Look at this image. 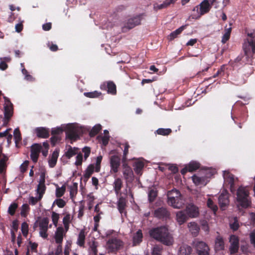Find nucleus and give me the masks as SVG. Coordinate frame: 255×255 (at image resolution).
<instances>
[{"label":"nucleus","mask_w":255,"mask_h":255,"mask_svg":"<svg viewBox=\"0 0 255 255\" xmlns=\"http://www.w3.org/2000/svg\"><path fill=\"white\" fill-rule=\"evenodd\" d=\"M149 234L150 237L164 245L171 246L174 243L173 238L166 226H163L153 228L149 231Z\"/></svg>","instance_id":"obj_1"},{"label":"nucleus","mask_w":255,"mask_h":255,"mask_svg":"<svg viewBox=\"0 0 255 255\" xmlns=\"http://www.w3.org/2000/svg\"><path fill=\"white\" fill-rule=\"evenodd\" d=\"M167 197L168 205L174 208L180 209L184 204L180 192L175 189L168 191Z\"/></svg>","instance_id":"obj_2"},{"label":"nucleus","mask_w":255,"mask_h":255,"mask_svg":"<svg viewBox=\"0 0 255 255\" xmlns=\"http://www.w3.org/2000/svg\"><path fill=\"white\" fill-rule=\"evenodd\" d=\"M46 187L45 185V174L42 173L40 176L39 183L37 185L36 192L37 196L34 197L30 196L29 198V203L31 205H35L38 201H40L45 192Z\"/></svg>","instance_id":"obj_3"},{"label":"nucleus","mask_w":255,"mask_h":255,"mask_svg":"<svg viewBox=\"0 0 255 255\" xmlns=\"http://www.w3.org/2000/svg\"><path fill=\"white\" fill-rule=\"evenodd\" d=\"M237 201L242 207L247 208L250 206L249 191L247 187H240L237 192Z\"/></svg>","instance_id":"obj_4"},{"label":"nucleus","mask_w":255,"mask_h":255,"mask_svg":"<svg viewBox=\"0 0 255 255\" xmlns=\"http://www.w3.org/2000/svg\"><path fill=\"white\" fill-rule=\"evenodd\" d=\"M144 16V14L142 13L128 18L124 22L122 27V31L126 32L136 26L140 25Z\"/></svg>","instance_id":"obj_5"},{"label":"nucleus","mask_w":255,"mask_h":255,"mask_svg":"<svg viewBox=\"0 0 255 255\" xmlns=\"http://www.w3.org/2000/svg\"><path fill=\"white\" fill-rule=\"evenodd\" d=\"M212 5L209 2L208 0H204L201 3L195 7L193 11H196L197 13L192 15V18L198 19L201 15L208 13L212 7Z\"/></svg>","instance_id":"obj_6"},{"label":"nucleus","mask_w":255,"mask_h":255,"mask_svg":"<svg viewBox=\"0 0 255 255\" xmlns=\"http://www.w3.org/2000/svg\"><path fill=\"white\" fill-rule=\"evenodd\" d=\"M124 246L123 242L116 238L108 240L106 244V249L109 252L114 253L120 250Z\"/></svg>","instance_id":"obj_7"},{"label":"nucleus","mask_w":255,"mask_h":255,"mask_svg":"<svg viewBox=\"0 0 255 255\" xmlns=\"http://www.w3.org/2000/svg\"><path fill=\"white\" fill-rule=\"evenodd\" d=\"M223 177L225 182L230 185L231 192L234 193L236 191L235 183L238 181V178L235 177L233 174L228 171H224Z\"/></svg>","instance_id":"obj_8"},{"label":"nucleus","mask_w":255,"mask_h":255,"mask_svg":"<svg viewBox=\"0 0 255 255\" xmlns=\"http://www.w3.org/2000/svg\"><path fill=\"white\" fill-rule=\"evenodd\" d=\"M65 129L67 136L70 139L75 140L78 138L80 129L75 125H67Z\"/></svg>","instance_id":"obj_9"},{"label":"nucleus","mask_w":255,"mask_h":255,"mask_svg":"<svg viewBox=\"0 0 255 255\" xmlns=\"http://www.w3.org/2000/svg\"><path fill=\"white\" fill-rule=\"evenodd\" d=\"M193 245L198 252V255H209V249L205 243L195 240L193 243Z\"/></svg>","instance_id":"obj_10"},{"label":"nucleus","mask_w":255,"mask_h":255,"mask_svg":"<svg viewBox=\"0 0 255 255\" xmlns=\"http://www.w3.org/2000/svg\"><path fill=\"white\" fill-rule=\"evenodd\" d=\"M49 219L47 218H43L39 223V235L40 236L44 239L48 237L47 232L48 229Z\"/></svg>","instance_id":"obj_11"},{"label":"nucleus","mask_w":255,"mask_h":255,"mask_svg":"<svg viewBox=\"0 0 255 255\" xmlns=\"http://www.w3.org/2000/svg\"><path fill=\"white\" fill-rule=\"evenodd\" d=\"M4 112V119H3V125H6L9 119L12 116L13 109L12 104L9 101H7V103L5 104Z\"/></svg>","instance_id":"obj_12"},{"label":"nucleus","mask_w":255,"mask_h":255,"mask_svg":"<svg viewBox=\"0 0 255 255\" xmlns=\"http://www.w3.org/2000/svg\"><path fill=\"white\" fill-rule=\"evenodd\" d=\"M111 172L117 173L121 164L120 157L116 155H112L110 157Z\"/></svg>","instance_id":"obj_13"},{"label":"nucleus","mask_w":255,"mask_h":255,"mask_svg":"<svg viewBox=\"0 0 255 255\" xmlns=\"http://www.w3.org/2000/svg\"><path fill=\"white\" fill-rule=\"evenodd\" d=\"M185 211L189 218H197L199 215V208L192 203L186 205Z\"/></svg>","instance_id":"obj_14"},{"label":"nucleus","mask_w":255,"mask_h":255,"mask_svg":"<svg viewBox=\"0 0 255 255\" xmlns=\"http://www.w3.org/2000/svg\"><path fill=\"white\" fill-rule=\"evenodd\" d=\"M41 149L42 146L40 144L35 143L31 146L30 157L34 162L37 161L39 154Z\"/></svg>","instance_id":"obj_15"},{"label":"nucleus","mask_w":255,"mask_h":255,"mask_svg":"<svg viewBox=\"0 0 255 255\" xmlns=\"http://www.w3.org/2000/svg\"><path fill=\"white\" fill-rule=\"evenodd\" d=\"M154 216L158 219H166L169 218L170 213L166 208L160 207L154 210Z\"/></svg>","instance_id":"obj_16"},{"label":"nucleus","mask_w":255,"mask_h":255,"mask_svg":"<svg viewBox=\"0 0 255 255\" xmlns=\"http://www.w3.org/2000/svg\"><path fill=\"white\" fill-rule=\"evenodd\" d=\"M230 243L231 244L230 247V251L231 254L236 253L239 248V239L235 235H232L230 238Z\"/></svg>","instance_id":"obj_17"},{"label":"nucleus","mask_w":255,"mask_h":255,"mask_svg":"<svg viewBox=\"0 0 255 255\" xmlns=\"http://www.w3.org/2000/svg\"><path fill=\"white\" fill-rule=\"evenodd\" d=\"M188 218L189 217L185 211H179L176 212V220L179 225L185 223Z\"/></svg>","instance_id":"obj_18"},{"label":"nucleus","mask_w":255,"mask_h":255,"mask_svg":"<svg viewBox=\"0 0 255 255\" xmlns=\"http://www.w3.org/2000/svg\"><path fill=\"white\" fill-rule=\"evenodd\" d=\"M123 163V174L125 178L128 180H132L133 174L131 168L128 166L126 162Z\"/></svg>","instance_id":"obj_19"},{"label":"nucleus","mask_w":255,"mask_h":255,"mask_svg":"<svg viewBox=\"0 0 255 255\" xmlns=\"http://www.w3.org/2000/svg\"><path fill=\"white\" fill-rule=\"evenodd\" d=\"M37 136L40 138H46L49 136V130L44 127H38L35 129Z\"/></svg>","instance_id":"obj_20"},{"label":"nucleus","mask_w":255,"mask_h":255,"mask_svg":"<svg viewBox=\"0 0 255 255\" xmlns=\"http://www.w3.org/2000/svg\"><path fill=\"white\" fill-rule=\"evenodd\" d=\"M64 231L62 227H58L56 229V231L55 233L54 238L55 242L58 245H62L63 237H64Z\"/></svg>","instance_id":"obj_21"},{"label":"nucleus","mask_w":255,"mask_h":255,"mask_svg":"<svg viewBox=\"0 0 255 255\" xmlns=\"http://www.w3.org/2000/svg\"><path fill=\"white\" fill-rule=\"evenodd\" d=\"M219 203L220 208L223 210H225L229 203L228 196L227 193H222L220 195L219 197Z\"/></svg>","instance_id":"obj_22"},{"label":"nucleus","mask_w":255,"mask_h":255,"mask_svg":"<svg viewBox=\"0 0 255 255\" xmlns=\"http://www.w3.org/2000/svg\"><path fill=\"white\" fill-rule=\"evenodd\" d=\"M106 87L108 88V93L111 94L112 95H115L117 93L116 90V86L113 82L108 81L107 82L106 84H104L103 85L101 86V89H104L106 88Z\"/></svg>","instance_id":"obj_23"},{"label":"nucleus","mask_w":255,"mask_h":255,"mask_svg":"<svg viewBox=\"0 0 255 255\" xmlns=\"http://www.w3.org/2000/svg\"><path fill=\"white\" fill-rule=\"evenodd\" d=\"M194 183L197 186H205L207 183V179L205 177H200L197 175H194L192 177Z\"/></svg>","instance_id":"obj_24"},{"label":"nucleus","mask_w":255,"mask_h":255,"mask_svg":"<svg viewBox=\"0 0 255 255\" xmlns=\"http://www.w3.org/2000/svg\"><path fill=\"white\" fill-rule=\"evenodd\" d=\"M143 235L142 231L138 230L135 234H133L132 237V244L133 246H136L140 244L142 241Z\"/></svg>","instance_id":"obj_25"},{"label":"nucleus","mask_w":255,"mask_h":255,"mask_svg":"<svg viewBox=\"0 0 255 255\" xmlns=\"http://www.w3.org/2000/svg\"><path fill=\"white\" fill-rule=\"evenodd\" d=\"M187 226L191 234L193 236L196 237L198 235L200 230V227L198 225L194 222H192L189 223L187 225Z\"/></svg>","instance_id":"obj_26"},{"label":"nucleus","mask_w":255,"mask_h":255,"mask_svg":"<svg viewBox=\"0 0 255 255\" xmlns=\"http://www.w3.org/2000/svg\"><path fill=\"white\" fill-rule=\"evenodd\" d=\"M113 185L116 194L117 195L120 194L123 185L122 180L120 178H116L114 180Z\"/></svg>","instance_id":"obj_27"},{"label":"nucleus","mask_w":255,"mask_h":255,"mask_svg":"<svg viewBox=\"0 0 255 255\" xmlns=\"http://www.w3.org/2000/svg\"><path fill=\"white\" fill-rule=\"evenodd\" d=\"M224 242L223 238L218 236L217 237L215 243V249L216 251H222L224 249Z\"/></svg>","instance_id":"obj_28"},{"label":"nucleus","mask_w":255,"mask_h":255,"mask_svg":"<svg viewBox=\"0 0 255 255\" xmlns=\"http://www.w3.org/2000/svg\"><path fill=\"white\" fill-rule=\"evenodd\" d=\"M174 0H165L162 3L158 4L155 3L153 8L155 10H158L168 7L170 4L174 2Z\"/></svg>","instance_id":"obj_29"},{"label":"nucleus","mask_w":255,"mask_h":255,"mask_svg":"<svg viewBox=\"0 0 255 255\" xmlns=\"http://www.w3.org/2000/svg\"><path fill=\"white\" fill-rule=\"evenodd\" d=\"M192 251L191 248L186 245H183L178 251V255H189Z\"/></svg>","instance_id":"obj_30"},{"label":"nucleus","mask_w":255,"mask_h":255,"mask_svg":"<svg viewBox=\"0 0 255 255\" xmlns=\"http://www.w3.org/2000/svg\"><path fill=\"white\" fill-rule=\"evenodd\" d=\"M59 156V152L57 150H55L50 157L48 163L50 167H54L57 162V158Z\"/></svg>","instance_id":"obj_31"},{"label":"nucleus","mask_w":255,"mask_h":255,"mask_svg":"<svg viewBox=\"0 0 255 255\" xmlns=\"http://www.w3.org/2000/svg\"><path fill=\"white\" fill-rule=\"evenodd\" d=\"M126 207V199L123 197H120L118 201V208L121 214H122L124 213Z\"/></svg>","instance_id":"obj_32"},{"label":"nucleus","mask_w":255,"mask_h":255,"mask_svg":"<svg viewBox=\"0 0 255 255\" xmlns=\"http://www.w3.org/2000/svg\"><path fill=\"white\" fill-rule=\"evenodd\" d=\"M144 165V162L140 160H137L134 164V170L136 173L140 174Z\"/></svg>","instance_id":"obj_33"},{"label":"nucleus","mask_w":255,"mask_h":255,"mask_svg":"<svg viewBox=\"0 0 255 255\" xmlns=\"http://www.w3.org/2000/svg\"><path fill=\"white\" fill-rule=\"evenodd\" d=\"M85 237H86V236H85L84 230H81L79 234L77 241V244L79 246L83 247L84 246Z\"/></svg>","instance_id":"obj_34"},{"label":"nucleus","mask_w":255,"mask_h":255,"mask_svg":"<svg viewBox=\"0 0 255 255\" xmlns=\"http://www.w3.org/2000/svg\"><path fill=\"white\" fill-rule=\"evenodd\" d=\"M185 26H182L179 28L171 32L169 35L168 36V39L169 40H172L176 38L178 35L180 34L181 32L185 29Z\"/></svg>","instance_id":"obj_35"},{"label":"nucleus","mask_w":255,"mask_h":255,"mask_svg":"<svg viewBox=\"0 0 255 255\" xmlns=\"http://www.w3.org/2000/svg\"><path fill=\"white\" fill-rule=\"evenodd\" d=\"M66 191V186L63 185L62 187H59L56 185V189L55 192V195L57 198L62 197L65 193Z\"/></svg>","instance_id":"obj_36"},{"label":"nucleus","mask_w":255,"mask_h":255,"mask_svg":"<svg viewBox=\"0 0 255 255\" xmlns=\"http://www.w3.org/2000/svg\"><path fill=\"white\" fill-rule=\"evenodd\" d=\"M231 31V27H230L229 28H227L226 27H225V33L223 35L222 39V42L223 43H226L227 41L229 40L230 36Z\"/></svg>","instance_id":"obj_37"},{"label":"nucleus","mask_w":255,"mask_h":255,"mask_svg":"<svg viewBox=\"0 0 255 255\" xmlns=\"http://www.w3.org/2000/svg\"><path fill=\"white\" fill-rule=\"evenodd\" d=\"M122 145H124V149L123 150V156L122 158L123 162H125L127 160V156L128 153V149L130 147L128 142L123 143Z\"/></svg>","instance_id":"obj_38"},{"label":"nucleus","mask_w":255,"mask_h":255,"mask_svg":"<svg viewBox=\"0 0 255 255\" xmlns=\"http://www.w3.org/2000/svg\"><path fill=\"white\" fill-rule=\"evenodd\" d=\"M188 171L193 172L200 167V164L196 161H191L187 165Z\"/></svg>","instance_id":"obj_39"},{"label":"nucleus","mask_w":255,"mask_h":255,"mask_svg":"<svg viewBox=\"0 0 255 255\" xmlns=\"http://www.w3.org/2000/svg\"><path fill=\"white\" fill-rule=\"evenodd\" d=\"M248 35L250 36L251 39L249 40V46L251 47L252 49L253 52H255V34H249Z\"/></svg>","instance_id":"obj_40"},{"label":"nucleus","mask_w":255,"mask_h":255,"mask_svg":"<svg viewBox=\"0 0 255 255\" xmlns=\"http://www.w3.org/2000/svg\"><path fill=\"white\" fill-rule=\"evenodd\" d=\"M94 165L90 164L85 170L84 177L86 178H89L94 172Z\"/></svg>","instance_id":"obj_41"},{"label":"nucleus","mask_w":255,"mask_h":255,"mask_svg":"<svg viewBox=\"0 0 255 255\" xmlns=\"http://www.w3.org/2000/svg\"><path fill=\"white\" fill-rule=\"evenodd\" d=\"M84 95L88 98H95L99 97L101 95V93L95 91L91 92H85Z\"/></svg>","instance_id":"obj_42"},{"label":"nucleus","mask_w":255,"mask_h":255,"mask_svg":"<svg viewBox=\"0 0 255 255\" xmlns=\"http://www.w3.org/2000/svg\"><path fill=\"white\" fill-rule=\"evenodd\" d=\"M77 189L78 184L76 183H74L70 186V195L71 198H73L77 194Z\"/></svg>","instance_id":"obj_43"},{"label":"nucleus","mask_w":255,"mask_h":255,"mask_svg":"<svg viewBox=\"0 0 255 255\" xmlns=\"http://www.w3.org/2000/svg\"><path fill=\"white\" fill-rule=\"evenodd\" d=\"M101 126L99 124L95 125L91 129L90 135L91 136H94L96 135L101 129Z\"/></svg>","instance_id":"obj_44"},{"label":"nucleus","mask_w":255,"mask_h":255,"mask_svg":"<svg viewBox=\"0 0 255 255\" xmlns=\"http://www.w3.org/2000/svg\"><path fill=\"white\" fill-rule=\"evenodd\" d=\"M171 132L170 128H159L156 130V133L158 134L162 135H167Z\"/></svg>","instance_id":"obj_45"},{"label":"nucleus","mask_w":255,"mask_h":255,"mask_svg":"<svg viewBox=\"0 0 255 255\" xmlns=\"http://www.w3.org/2000/svg\"><path fill=\"white\" fill-rule=\"evenodd\" d=\"M148 200L150 202H153L157 196V192L155 190L152 189L150 190L148 194Z\"/></svg>","instance_id":"obj_46"},{"label":"nucleus","mask_w":255,"mask_h":255,"mask_svg":"<svg viewBox=\"0 0 255 255\" xmlns=\"http://www.w3.org/2000/svg\"><path fill=\"white\" fill-rule=\"evenodd\" d=\"M207 205L209 208H210L211 210H213L214 213H215L217 211L218 207L217 205L214 204L213 201L210 198L208 199Z\"/></svg>","instance_id":"obj_47"},{"label":"nucleus","mask_w":255,"mask_h":255,"mask_svg":"<svg viewBox=\"0 0 255 255\" xmlns=\"http://www.w3.org/2000/svg\"><path fill=\"white\" fill-rule=\"evenodd\" d=\"M162 248L158 245L153 247L152 249V255H161Z\"/></svg>","instance_id":"obj_48"},{"label":"nucleus","mask_w":255,"mask_h":255,"mask_svg":"<svg viewBox=\"0 0 255 255\" xmlns=\"http://www.w3.org/2000/svg\"><path fill=\"white\" fill-rule=\"evenodd\" d=\"M77 149L76 148H72L70 147L67 151L66 152V156L67 158H70L71 157L75 155L77 153Z\"/></svg>","instance_id":"obj_49"},{"label":"nucleus","mask_w":255,"mask_h":255,"mask_svg":"<svg viewBox=\"0 0 255 255\" xmlns=\"http://www.w3.org/2000/svg\"><path fill=\"white\" fill-rule=\"evenodd\" d=\"M18 205L16 203H13L11 204L8 207V212L10 215H13L15 213L16 209L17 208Z\"/></svg>","instance_id":"obj_50"},{"label":"nucleus","mask_w":255,"mask_h":255,"mask_svg":"<svg viewBox=\"0 0 255 255\" xmlns=\"http://www.w3.org/2000/svg\"><path fill=\"white\" fill-rule=\"evenodd\" d=\"M51 218L54 225L56 227L59 219V215L55 212H52Z\"/></svg>","instance_id":"obj_51"},{"label":"nucleus","mask_w":255,"mask_h":255,"mask_svg":"<svg viewBox=\"0 0 255 255\" xmlns=\"http://www.w3.org/2000/svg\"><path fill=\"white\" fill-rule=\"evenodd\" d=\"M21 231L23 235L26 237L28 232V225L25 223L23 222L21 225Z\"/></svg>","instance_id":"obj_52"},{"label":"nucleus","mask_w":255,"mask_h":255,"mask_svg":"<svg viewBox=\"0 0 255 255\" xmlns=\"http://www.w3.org/2000/svg\"><path fill=\"white\" fill-rule=\"evenodd\" d=\"M97 246L98 243L95 241L92 242L90 244V250L95 255H96L98 253V250L97 249Z\"/></svg>","instance_id":"obj_53"},{"label":"nucleus","mask_w":255,"mask_h":255,"mask_svg":"<svg viewBox=\"0 0 255 255\" xmlns=\"http://www.w3.org/2000/svg\"><path fill=\"white\" fill-rule=\"evenodd\" d=\"M13 133L15 141L17 143L21 139L20 131L18 128H16L14 129Z\"/></svg>","instance_id":"obj_54"},{"label":"nucleus","mask_w":255,"mask_h":255,"mask_svg":"<svg viewBox=\"0 0 255 255\" xmlns=\"http://www.w3.org/2000/svg\"><path fill=\"white\" fill-rule=\"evenodd\" d=\"M22 73L25 76V80L29 81H32L34 80V78L32 76L28 74L27 71L25 69L23 68L22 69Z\"/></svg>","instance_id":"obj_55"},{"label":"nucleus","mask_w":255,"mask_h":255,"mask_svg":"<svg viewBox=\"0 0 255 255\" xmlns=\"http://www.w3.org/2000/svg\"><path fill=\"white\" fill-rule=\"evenodd\" d=\"M87 200L89 205V209L91 210L93 205V201L95 199L94 196L92 194H89L87 195Z\"/></svg>","instance_id":"obj_56"},{"label":"nucleus","mask_w":255,"mask_h":255,"mask_svg":"<svg viewBox=\"0 0 255 255\" xmlns=\"http://www.w3.org/2000/svg\"><path fill=\"white\" fill-rule=\"evenodd\" d=\"M102 160V156L101 155L98 156L96 159L95 171L96 172H99L100 170V164Z\"/></svg>","instance_id":"obj_57"},{"label":"nucleus","mask_w":255,"mask_h":255,"mask_svg":"<svg viewBox=\"0 0 255 255\" xmlns=\"http://www.w3.org/2000/svg\"><path fill=\"white\" fill-rule=\"evenodd\" d=\"M230 227L232 229H233L234 231H236L238 229L239 225L237 218H234V222L233 223H230Z\"/></svg>","instance_id":"obj_58"},{"label":"nucleus","mask_w":255,"mask_h":255,"mask_svg":"<svg viewBox=\"0 0 255 255\" xmlns=\"http://www.w3.org/2000/svg\"><path fill=\"white\" fill-rule=\"evenodd\" d=\"M29 207L27 204H23L21 207V215L22 216H25L26 212L29 210Z\"/></svg>","instance_id":"obj_59"},{"label":"nucleus","mask_w":255,"mask_h":255,"mask_svg":"<svg viewBox=\"0 0 255 255\" xmlns=\"http://www.w3.org/2000/svg\"><path fill=\"white\" fill-rule=\"evenodd\" d=\"M56 203L59 208H63L66 205V202L62 199H58L55 200L54 204Z\"/></svg>","instance_id":"obj_60"},{"label":"nucleus","mask_w":255,"mask_h":255,"mask_svg":"<svg viewBox=\"0 0 255 255\" xmlns=\"http://www.w3.org/2000/svg\"><path fill=\"white\" fill-rule=\"evenodd\" d=\"M83 155L81 153L78 154L76 157L75 164L77 166L81 165L82 163Z\"/></svg>","instance_id":"obj_61"},{"label":"nucleus","mask_w":255,"mask_h":255,"mask_svg":"<svg viewBox=\"0 0 255 255\" xmlns=\"http://www.w3.org/2000/svg\"><path fill=\"white\" fill-rule=\"evenodd\" d=\"M82 151L84 153V158L86 159L90 154L91 150L90 147L87 146L84 147L82 149Z\"/></svg>","instance_id":"obj_62"},{"label":"nucleus","mask_w":255,"mask_h":255,"mask_svg":"<svg viewBox=\"0 0 255 255\" xmlns=\"http://www.w3.org/2000/svg\"><path fill=\"white\" fill-rule=\"evenodd\" d=\"M55 255H63L62 245H58L55 250Z\"/></svg>","instance_id":"obj_63"},{"label":"nucleus","mask_w":255,"mask_h":255,"mask_svg":"<svg viewBox=\"0 0 255 255\" xmlns=\"http://www.w3.org/2000/svg\"><path fill=\"white\" fill-rule=\"evenodd\" d=\"M250 241L255 248V231L252 232L250 235Z\"/></svg>","instance_id":"obj_64"}]
</instances>
